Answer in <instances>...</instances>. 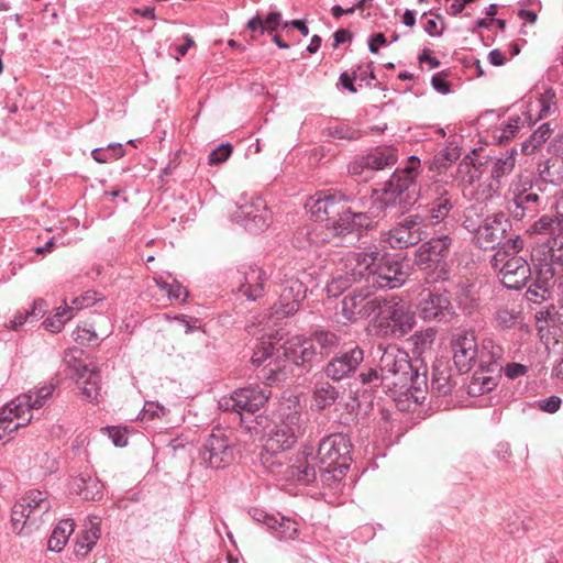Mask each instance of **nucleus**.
<instances>
[{
  "mask_svg": "<svg viewBox=\"0 0 563 563\" xmlns=\"http://www.w3.org/2000/svg\"><path fill=\"white\" fill-rule=\"evenodd\" d=\"M420 159L409 156L402 168H397L384 184L376 206L368 207L366 211H356L351 208L350 219L355 227V233L369 230L375 225V219L384 217L387 209L399 208V212L408 210L419 198L417 177L420 174Z\"/></svg>",
  "mask_w": 563,
  "mask_h": 563,
  "instance_id": "1",
  "label": "nucleus"
},
{
  "mask_svg": "<svg viewBox=\"0 0 563 563\" xmlns=\"http://www.w3.org/2000/svg\"><path fill=\"white\" fill-rule=\"evenodd\" d=\"M382 386L405 393L428 388L427 369L419 360L410 361L408 354L395 346L387 347L379 360Z\"/></svg>",
  "mask_w": 563,
  "mask_h": 563,
  "instance_id": "2",
  "label": "nucleus"
},
{
  "mask_svg": "<svg viewBox=\"0 0 563 563\" xmlns=\"http://www.w3.org/2000/svg\"><path fill=\"white\" fill-rule=\"evenodd\" d=\"M376 310L377 325L384 335L401 338L409 333L416 323V314L409 302L397 296H379Z\"/></svg>",
  "mask_w": 563,
  "mask_h": 563,
  "instance_id": "3",
  "label": "nucleus"
},
{
  "mask_svg": "<svg viewBox=\"0 0 563 563\" xmlns=\"http://www.w3.org/2000/svg\"><path fill=\"white\" fill-rule=\"evenodd\" d=\"M531 230L550 238L548 255L539 268L550 267L553 277L559 280V289H563V214H543L532 224Z\"/></svg>",
  "mask_w": 563,
  "mask_h": 563,
  "instance_id": "4",
  "label": "nucleus"
},
{
  "mask_svg": "<svg viewBox=\"0 0 563 563\" xmlns=\"http://www.w3.org/2000/svg\"><path fill=\"white\" fill-rule=\"evenodd\" d=\"M52 504L46 493L29 490L12 507L11 522L13 529L22 534L24 530L32 532L44 522V517L49 512Z\"/></svg>",
  "mask_w": 563,
  "mask_h": 563,
  "instance_id": "5",
  "label": "nucleus"
},
{
  "mask_svg": "<svg viewBox=\"0 0 563 563\" xmlns=\"http://www.w3.org/2000/svg\"><path fill=\"white\" fill-rule=\"evenodd\" d=\"M463 227L473 235L474 244L483 250H493L501 244L511 229V222L504 212L487 216L477 222L472 216H466Z\"/></svg>",
  "mask_w": 563,
  "mask_h": 563,
  "instance_id": "6",
  "label": "nucleus"
},
{
  "mask_svg": "<svg viewBox=\"0 0 563 563\" xmlns=\"http://www.w3.org/2000/svg\"><path fill=\"white\" fill-rule=\"evenodd\" d=\"M378 197L347 195L341 191L319 192L316 197H311L308 200L306 207L312 217L322 218L323 216H333L340 212L341 206H344V202L352 203L350 208L353 210L366 211L368 207L376 206Z\"/></svg>",
  "mask_w": 563,
  "mask_h": 563,
  "instance_id": "7",
  "label": "nucleus"
},
{
  "mask_svg": "<svg viewBox=\"0 0 563 563\" xmlns=\"http://www.w3.org/2000/svg\"><path fill=\"white\" fill-rule=\"evenodd\" d=\"M451 245L452 239L443 234L430 239L418 247L415 262L420 269L428 272L427 282L435 280L444 273Z\"/></svg>",
  "mask_w": 563,
  "mask_h": 563,
  "instance_id": "8",
  "label": "nucleus"
},
{
  "mask_svg": "<svg viewBox=\"0 0 563 563\" xmlns=\"http://www.w3.org/2000/svg\"><path fill=\"white\" fill-rule=\"evenodd\" d=\"M272 391L267 385L249 386L232 393L230 397H223L219 406L223 410H231L240 416L242 423L245 415H254L268 400Z\"/></svg>",
  "mask_w": 563,
  "mask_h": 563,
  "instance_id": "9",
  "label": "nucleus"
},
{
  "mask_svg": "<svg viewBox=\"0 0 563 563\" xmlns=\"http://www.w3.org/2000/svg\"><path fill=\"white\" fill-rule=\"evenodd\" d=\"M300 413L291 411L279 422L275 423L266 434L264 450L271 455L291 449L301 434Z\"/></svg>",
  "mask_w": 563,
  "mask_h": 563,
  "instance_id": "10",
  "label": "nucleus"
},
{
  "mask_svg": "<svg viewBox=\"0 0 563 563\" xmlns=\"http://www.w3.org/2000/svg\"><path fill=\"white\" fill-rule=\"evenodd\" d=\"M235 441L230 432L217 428L207 438L200 452L201 459L209 467L219 470L230 465L234 460Z\"/></svg>",
  "mask_w": 563,
  "mask_h": 563,
  "instance_id": "11",
  "label": "nucleus"
},
{
  "mask_svg": "<svg viewBox=\"0 0 563 563\" xmlns=\"http://www.w3.org/2000/svg\"><path fill=\"white\" fill-rule=\"evenodd\" d=\"M364 361V350L356 342H343L341 349L325 364L328 378L340 382L353 376Z\"/></svg>",
  "mask_w": 563,
  "mask_h": 563,
  "instance_id": "12",
  "label": "nucleus"
},
{
  "mask_svg": "<svg viewBox=\"0 0 563 563\" xmlns=\"http://www.w3.org/2000/svg\"><path fill=\"white\" fill-rule=\"evenodd\" d=\"M378 252H347L349 265H352L351 277H345L346 279L332 278L327 286L328 294L336 297L349 289L354 283L363 278H368L369 276L373 277V269L375 262L378 260Z\"/></svg>",
  "mask_w": 563,
  "mask_h": 563,
  "instance_id": "13",
  "label": "nucleus"
},
{
  "mask_svg": "<svg viewBox=\"0 0 563 563\" xmlns=\"http://www.w3.org/2000/svg\"><path fill=\"white\" fill-rule=\"evenodd\" d=\"M379 296H372L367 287L355 288L341 301V313L345 320L355 323L375 316L379 307Z\"/></svg>",
  "mask_w": 563,
  "mask_h": 563,
  "instance_id": "14",
  "label": "nucleus"
},
{
  "mask_svg": "<svg viewBox=\"0 0 563 563\" xmlns=\"http://www.w3.org/2000/svg\"><path fill=\"white\" fill-rule=\"evenodd\" d=\"M352 443L343 433H332L324 437L318 446L317 457L324 467L341 465L350 467L352 462Z\"/></svg>",
  "mask_w": 563,
  "mask_h": 563,
  "instance_id": "15",
  "label": "nucleus"
},
{
  "mask_svg": "<svg viewBox=\"0 0 563 563\" xmlns=\"http://www.w3.org/2000/svg\"><path fill=\"white\" fill-rule=\"evenodd\" d=\"M419 317L424 321L449 322L454 308L446 291L423 289L417 306Z\"/></svg>",
  "mask_w": 563,
  "mask_h": 563,
  "instance_id": "16",
  "label": "nucleus"
},
{
  "mask_svg": "<svg viewBox=\"0 0 563 563\" xmlns=\"http://www.w3.org/2000/svg\"><path fill=\"white\" fill-rule=\"evenodd\" d=\"M453 363L460 373L470 372L478 357V344L473 330L457 329L452 333Z\"/></svg>",
  "mask_w": 563,
  "mask_h": 563,
  "instance_id": "17",
  "label": "nucleus"
},
{
  "mask_svg": "<svg viewBox=\"0 0 563 563\" xmlns=\"http://www.w3.org/2000/svg\"><path fill=\"white\" fill-rule=\"evenodd\" d=\"M351 208L341 206L340 212L333 216H323L322 218H316L317 221L327 220L328 223L323 224L324 233L328 235V244L334 246L353 244L357 239L355 233V227L353 221L350 219Z\"/></svg>",
  "mask_w": 563,
  "mask_h": 563,
  "instance_id": "18",
  "label": "nucleus"
},
{
  "mask_svg": "<svg viewBox=\"0 0 563 563\" xmlns=\"http://www.w3.org/2000/svg\"><path fill=\"white\" fill-rule=\"evenodd\" d=\"M423 219L419 214L407 217L397 227L389 230L386 241L393 249H407L422 240Z\"/></svg>",
  "mask_w": 563,
  "mask_h": 563,
  "instance_id": "19",
  "label": "nucleus"
},
{
  "mask_svg": "<svg viewBox=\"0 0 563 563\" xmlns=\"http://www.w3.org/2000/svg\"><path fill=\"white\" fill-rule=\"evenodd\" d=\"M500 283L508 289L519 290L531 277V267L527 257L512 258L500 264L490 265Z\"/></svg>",
  "mask_w": 563,
  "mask_h": 563,
  "instance_id": "20",
  "label": "nucleus"
},
{
  "mask_svg": "<svg viewBox=\"0 0 563 563\" xmlns=\"http://www.w3.org/2000/svg\"><path fill=\"white\" fill-rule=\"evenodd\" d=\"M539 181L531 184L528 189L515 190L511 201L508 202V210L517 220H521L527 216H533L540 208L542 197Z\"/></svg>",
  "mask_w": 563,
  "mask_h": 563,
  "instance_id": "21",
  "label": "nucleus"
},
{
  "mask_svg": "<svg viewBox=\"0 0 563 563\" xmlns=\"http://www.w3.org/2000/svg\"><path fill=\"white\" fill-rule=\"evenodd\" d=\"M407 271L404 269L402 262L383 256L379 264L375 263L373 269V284L378 287L398 288L405 284Z\"/></svg>",
  "mask_w": 563,
  "mask_h": 563,
  "instance_id": "22",
  "label": "nucleus"
},
{
  "mask_svg": "<svg viewBox=\"0 0 563 563\" xmlns=\"http://www.w3.org/2000/svg\"><path fill=\"white\" fill-rule=\"evenodd\" d=\"M280 349L283 355L297 366L310 363L317 354L312 340L299 335L288 339Z\"/></svg>",
  "mask_w": 563,
  "mask_h": 563,
  "instance_id": "23",
  "label": "nucleus"
},
{
  "mask_svg": "<svg viewBox=\"0 0 563 563\" xmlns=\"http://www.w3.org/2000/svg\"><path fill=\"white\" fill-rule=\"evenodd\" d=\"M550 267L539 268L536 278L526 291V298L532 303H541L551 298L555 286L559 287V280L553 277Z\"/></svg>",
  "mask_w": 563,
  "mask_h": 563,
  "instance_id": "24",
  "label": "nucleus"
},
{
  "mask_svg": "<svg viewBox=\"0 0 563 563\" xmlns=\"http://www.w3.org/2000/svg\"><path fill=\"white\" fill-rule=\"evenodd\" d=\"M397 162V153L393 147H377L360 161L350 166L352 174H361L364 168L369 170H380L393 166Z\"/></svg>",
  "mask_w": 563,
  "mask_h": 563,
  "instance_id": "25",
  "label": "nucleus"
},
{
  "mask_svg": "<svg viewBox=\"0 0 563 563\" xmlns=\"http://www.w3.org/2000/svg\"><path fill=\"white\" fill-rule=\"evenodd\" d=\"M57 387V383L51 380L44 385L34 388L25 394L19 395L13 399V409H20L23 412L32 413V409L43 407L48 399L52 398L53 393Z\"/></svg>",
  "mask_w": 563,
  "mask_h": 563,
  "instance_id": "26",
  "label": "nucleus"
},
{
  "mask_svg": "<svg viewBox=\"0 0 563 563\" xmlns=\"http://www.w3.org/2000/svg\"><path fill=\"white\" fill-rule=\"evenodd\" d=\"M504 347L490 338L482 340L478 345V357L476 363L479 368L489 373H501L504 361Z\"/></svg>",
  "mask_w": 563,
  "mask_h": 563,
  "instance_id": "27",
  "label": "nucleus"
},
{
  "mask_svg": "<svg viewBox=\"0 0 563 563\" xmlns=\"http://www.w3.org/2000/svg\"><path fill=\"white\" fill-rule=\"evenodd\" d=\"M275 351V346L271 341H261L256 347L254 349L252 355V364L260 366L264 361L269 358V363L263 369V377L269 382L275 383L280 380L282 368L277 364V361L273 358V353Z\"/></svg>",
  "mask_w": 563,
  "mask_h": 563,
  "instance_id": "28",
  "label": "nucleus"
},
{
  "mask_svg": "<svg viewBox=\"0 0 563 563\" xmlns=\"http://www.w3.org/2000/svg\"><path fill=\"white\" fill-rule=\"evenodd\" d=\"M516 158L514 152L503 154L500 157H489L486 161V168L492 178L489 189L494 194L499 191L503 179L514 170Z\"/></svg>",
  "mask_w": 563,
  "mask_h": 563,
  "instance_id": "29",
  "label": "nucleus"
},
{
  "mask_svg": "<svg viewBox=\"0 0 563 563\" xmlns=\"http://www.w3.org/2000/svg\"><path fill=\"white\" fill-rule=\"evenodd\" d=\"M292 244L298 249L319 247L328 244V235L323 224L317 223L299 228L294 236Z\"/></svg>",
  "mask_w": 563,
  "mask_h": 563,
  "instance_id": "30",
  "label": "nucleus"
},
{
  "mask_svg": "<svg viewBox=\"0 0 563 563\" xmlns=\"http://www.w3.org/2000/svg\"><path fill=\"white\" fill-rule=\"evenodd\" d=\"M70 492L85 500H99L103 495V484L95 476L80 474L71 482Z\"/></svg>",
  "mask_w": 563,
  "mask_h": 563,
  "instance_id": "31",
  "label": "nucleus"
},
{
  "mask_svg": "<svg viewBox=\"0 0 563 563\" xmlns=\"http://www.w3.org/2000/svg\"><path fill=\"white\" fill-rule=\"evenodd\" d=\"M431 190L433 194L430 210L431 218L440 222L448 217L453 208L452 195L446 188V185L440 183H435Z\"/></svg>",
  "mask_w": 563,
  "mask_h": 563,
  "instance_id": "32",
  "label": "nucleus"
},
{
  "mask_svg": "<svg viewBox=\"0 0 563 563\" xmlns=\"http://www.w3.org/2000/svg\"><path fill=\"white\" fill-rule=\"evenodd\" d=\"M263 517V523L273 531L278 540H292L297 537L298 525L295 520L286 517L278 519L274 515L258 512Z\"/></svg>",
  "mask_w": 563,
  "mask_h": 563,
  "instance_id": "33",
  "label": "nucleus"
},
{
  "mask_svg": "<svg viewBox=\"0 0 563 563\" xmlns=\"http://www.w3.org/2000/svg\"><path fill=\"white\" fill-rule=\"evenodd\" d=\"M266 279V274L262 268L251 266L244 274V282L240 286V291L247 299L254 301L264 295Z\"/></svg>",
  "mask_w": 563,
  "mask_h": 563,
  "instance_id": "34",
  "label": "nucleus"
},
{
  "mask_svg": "<svg viewBox=\"0 0 563 563\" xmlns=\"http://www.w3.org/2000/svg\"><path fill=\"white\" fill-rule=\"evenodd\" d=\"M33 416L30 412H23L20 409H13V400L4 406L0 412V431L12 433L21 427H25Z\"/></svg>",
  "mask_w": 563,
  "mask_h": 563,
  "instance_id": "35",
  "label": "nucleus"
},
{
  "mask_svg": "<svg viewBox=\"0 0 563 563\" xmlns=\"http://www.w3.org/2000/svg\"><path fill=\"white\" fill-rule=\"evenodd\" d=\"M287 479L309 485L317 481V471L307 456L297 457L284 472Z\"/></svg>",
  "mask_w": 563,
  "mask_h": 563,
  "instance_id": "36",
  "label": "nucleus"
},
{
  "mask_svg": "<svg viewBox=\"0 0 563 563\" xmlns=\"http://www.w3.org/2000/svg\"><path fill=\"white\" fill-rule=\"evenodd\" d=\"M525 241L520 235L509 238L499 244V249L494 253L490 258V265L500 264L512 258L525 257L520 255L523 251Z\"/></svg>",
  "mask_w": 563,
  "mask_h": 563,
  "instance_id": "37",
  "label": "nucleus"
},
{
  "mask_svg": "<svg viewBox=\"0 0 563 563\" xmlns=\"http://www.w3.org/2000/svg\"><path fill=\"white\" fill-rule=\"evenodd\" d=\"M499 374L500 373H489L478 367L468 384V394L477 396L493 390L497 386Z\"/></svg>",
  "mask_w": 563,
  "mask_h": 563,
  "instance_id": "38",
  "label": "nucleus"
},
{
  "mask_svg": "<svg viewBox=\"0 0 563 563\" xmlns=\"http://www.w3.org/2000/svg\"><path fill=\"white\" fill-rule=\"evenodd\" d=\"M310 339L313 344L316 343L319 346L320 354L325 357L331 353L335 354L343 344L339 334L324 329L313 331Z\"/></svg>",
  "mask_w": 563,
  "mask_h": 563,
  "instance_id": "39",
  "label": "nucleus"
},
{
  "mask_svg": "<svg viewBox=\"0 0 563 563\" xmlns=\"http://www.w3.org/2000/svg\"><path fill=\"white\" fill-rule=\"evenodd\" d=\"M74 529L75 523L71 519H64L59 521L48 539V550L53 552H60L74 532Z\"/></svg>",
  "mask_w": 563,
  "mask_h": 563,
  "instance_id": "40",
  "label": "nucleus"
},
{
  "mask_svg": "<svg viewBox=\"0 0 563 563\" xmlns=\"http://www.w3.org/2000/svg\"><path fill=\"white\" fill-rule=\"evenodd\" d=\"M46 302L43 299L34 300L30 309L18 311L14 318L10 321V329L18 330L26 322H34L42 318L45 313Z\"/></svg>",
  "mask_w": 563,
  "mask_h": 563,
  "instance_id": "41",
  "label": "nucleus"
},
{
  "mask_svg": "<svg viewBox=\"0 0 563 563\" xmlns=\"http://www.w3.org/2000/svg\"><path fill=\"white\" fill-rule=\"evenodd\" d=\"M101 536L100 527L96 523H91L89 529H86L78 536L74 552L77 556H86Z\"/></svg>",
  "mask_w": 563,
  "mask_h": 563,
  "instance_id": "42",
  "label": "nucleus"
},
{
  "mask_svg": "<svg viewBox=\"0 0 563 563\" xmlns=\"http://www.w3.org/2000/svg\"><path fill=\"white\" fill-rule=\"evenodd\" d=\"M347 470L349 467H341V465L324 467V465L319 464L320 481L324 487L339 490Z\"/></svg>",
  "mask_w": 563,
  "mask_h": 563,
  "instance_id": "43",
  "label": "nucleus"
},
{
  "mask_svg": "<svg viewBox=\"0 0 563 563\" xmlns=\"http://www.w3.org/2000/svg\"><path fill=\"white\" fill-rule=\"evenodd\" d=\"M79 378L84 379L81 387L82 396L89 401L97 400L100 390L98 373L84 365L79 373Z\"/></svg>",
  "mask_w": 563,
  "mask_h": 563,
  "instance_id": "44",
  "label": "nucleus"
},
{
  "mask_svg": "<svg viewBox=\"0 0 563 563\" xmlns=\"http://www.w3.org/2000/svg\"><path fill=\"white\" fill-rule=\"evenodd\" d=\"M339 398V391L330 383L318 384L313 390L314 405L319 410L331 407Z\"/></svg>",
  "mask_w": 563,
  "mask_h": 563,
  "instance_id": "45",
  "label": "nucleus"
},
{
  "mask_svg": "<svg viewBox=\"0 0 563 563\" xmlns=\"http://www.w3.org/2000/svg\"><path fill=\"white\" fill-rule=\"evenodd\" d=\"M437 331L433 328L415 332L409 339L408 343L412 346V352L416 355H421L432 347L435 340Z\"/></svg>",
  "mask_w": 563,
  "mask_h": 563,
  "instance_id": "46",
  "label": "nucleus"
},
{
  "mask_svg": "<svg viewBox=\"0 0 563 563\" xmlns=\"http://www.w3.org/2000/svg\"><path fill=\"white\" fill-rule=\"evenodd\" d=\"M552 129L550 123H543L534 131L521 145V152L525 155H532L551 136Z\"/></svg>",
  "mask_w": 563,
  "mask_h": 563,
  "instance_id": "47",
  "label": "nucleus"
},
{
  "mask_svg": "<svg viewBox=\"0 0 563 563\" xmlns=\"http://www.w3.org/2000/svg\"><path fill=\"white\" fill-rule=\"evenodd\" d=\"M75 316V309L68 306L59 307L53 317L46 318L43 325L46 330L57 333L62 331L66 321L73 319Z\"/></svg>",
  "mask_w": 563,
  "mask_h": 563,
  "instance_id": "48",
  "label": "nucleus"
},
{
  "mask_svg": "<svg viewBox=\"0 0 563 563\" xmlns=\"http://www.w3.org/2000/svg\"><path fill=\"white\" fill-rule=\"evenodd\" d=\"M430 388L432 393L437 394L438 396H445L450 394L452 390V384L448 372H434Z\"/></svg>",
  "mask_w": 563,
  "mask_h": 563,
  "instance_id": "49",
  "label": "nucleus"
},
{
  "mask_svg": "<svg viewBox=\"0 0 563 563\" xmlns=\"http://www.w3.org/2000/svg\"><path fill=\"white\" fill-rule=\"evenodd\" d=\"M301 302L302 300L298 298L290 297L284 299V294L282 292L278 303L274 307L275 313L282 317H290L299 310Z\"/></svg>",
  "mask_w": 563,
  "mask_h": 563,
  "instance_id": "50",
  "label": "nucleus"
},
{
  "mask_svg": "<svg viewBox=\"0 0 563 563\" xmlns=\"http://www.w3.org/2000/svg\"><path fill=\"white\" fill-rule=\"evenodd\" d=\"M282 292L284 294V299L286 298H295L305 300L307 287L299 279H289L285 283Z\"/></svg>",
  "mask_w": 563,
  "mask_h": 563,
  "instance_id": "51",
  "label": "nucleus"
},
{
  "mask_svg": "<svg viewBox=\"0 0 563 563\" xmlns=\"http://www.w3.org/2000/svg\"><path fill=\"white\" fill-rule=\"evenodd\" d=\"M522 124V120L519 115H512L508 119L505 126L501 129L500 135L498 136L500 142L509 141L515 137Z\"/></svg>",
  "mask_w": 563,
  "mask_h": 563,
  "instance_id": "52",
  "label": "nucleus"
},
{
  "mask_svg": "<svg viewBox=\"0 0 563 563\" xmlns=\"http://www.w3.org/2000/svg\"><path fill=\"white\" fill-rule=\"evenodd\" d=\"M517 316L507 308H500L495 313L496 325L501 329H510L516 324Z\"/></svg>",
  "mask_w": 563,
  "mask_h": 563,
  "instance_id": "53",
  "label": "nucleus"
},
{
  "mask_svg": "<svg viewBox=\"0 0 563 563\" xmlns=\"http://www.w3.org/2000/svg\"><path fill=\"white\" fill-rule=\"evenodd\" d=\"M232 153V146L229 143L221 144L212 150L208 156V163L210 165H218L224 163Z\"/></svg>",
  "mask_w": 563,
  "mask_h": 563,
  "instance_id": "54",
  "label": "nucleus"
},
{
  "mask_svg": "<svg viewBox=\"0 0 563 563\" xmlns=\"http://www.w3.org/2000/svg\"><path fill=\"white\" fill-rule=\"evenodd\" d=\"M356 380H358L362 385H369V386H382V371L380 367L377 368H367L364 372H361Z\"/></svg>",
  "mask_w": 563,
  "mask_h": 563,
  "instance_id": "55",
  "label": "nucleus"
},
{
  "mask_svg": "<svg viewBox=\"0 0 563 563\" xmlns=\"http://www.w3.org/2000/svg\"><path fill=\"white\" fill-rule=\"evenodd\" d=\"M166 409L157 402L146 401L142 411V420L165 416Z\"/></svg>",
  "mask_w": 563,
  "mask_h": 563,
  "instance_id": "56",
  "label": "nucleus"
},
{
  "mask_svg": "<svg viewBox=\"0 0 563 563\" xmlns=\"http://www.w3.org/2000/svg\"><path fill=\"white\" fill-rule=\"evenodd\" d=\"M538 408L548 413L556 412L562 404V400L559 396H550L548 398L538 400Z\"/></svg>",
  "mask_w": 563,
  "mask_h": 563,
  "instance_id": "57",
  "label": "nucleus"
},
{
  "mask_svg": "<svg viewBox=\"0 0 563 563\" xmlns=\"http://www.w3.org/2000/svg\"><path fill=\"white\" fill-rule=\"evenodd\" d=\"M282 24V14L277 11H272L264 19L265 32L273 33Z\"/></svg>",
  "mask_w": 563,
  "mask_h": 563,
  "instance_id": "58",
  "label": "nucleus"
},
{
  "mask_svg": "<svg viewBox=\"0 0 563 563\" xmlns=\"http://www.w3.org/2000/svg\"><path fill=\"white\" fill-rule=\"evenodd\" d=\"M351 271H352V265L351 266L349 265L347 253H346L343 257H341V260L338 264L336 271L333 274L332 278L346 279L345 277H351V273H352Z\"/></svg>",
  "mask_w": 563,
  "mask_h": 563,
  "instance_id": "59",
  "label": "nucleus"
},
{
  "mask_svg": "<svg viewBox=\"0 0 563 563\" xmlns=\"http://www.w3.org/2000/svg\"><path fill=\"white\" fill-rule=\"evenodd\" d=\"M107 431L115 446H125L128 444V438L125 433L119 428L109 427L107 428Z\"/></svg>",
  "mask_w": 563,
  "mask_h": 563,
  "instance_id": "60",
  "label": "nucleus"
},
{
  "mask_svg": "<svg viewBox=\"0 0 563 563\" xmlns=\"http://www.w3.org/2000/svg\"><path fill=\"white\" fill-rule=\"evenodd\" d=\"M504 369L505 375L510 379L518 378L527 372V367L519 363H508Z\"/></svg>",
  "mask_w": 563,
  "mask_h": 563,
  "instance_id": "61",
  "label": "nucleus"
},
{
  "mask_svg": "<svg viewBox=\"0 0 563 563\" xmlns=\"http://www.w3.org/2000/svg\"><path fill=\"white\" fill-rule=\"evenodd\" d=\"M431 85L440 93L446 95L451 91L450 84L444 79L442 74H435L431 79Z\"/></svg>",
  "mask_w": 563,
  "mask_h": 563,
  "instance_id": "62",
  "label": "nucleus"
},
{
  "mask_svg": "<svg viewBox=\"0 0 563 563\" xmlns=\"http://www.w3.org/2000/svg\"><path fill=\"white\" fill-rule=\"evenodd\" d=\"M187 296H188V292H187L186 288L181 284H179L176 279H173L172 291H169L168 298L175 299V300H179V299L185 300Z\"/></svg>",
  "mask_w": 563,
  "mask_h": 563,
  "instance_id": "63",
  "label": "nucleus"
},
{
  "mask_svg": "<svg viewBox=\"0 0 563 563\" xmlns=\"http://www.w3.org/2000/svg\"><path fill=\"white\" fill-rule=\"evenodd\" d=\"M357 77L356 70H353L352 76H350L347 73H342L340 75V82L341 85L347 89L352 93H356L357 89L353 84V80Z\"/></svg>",
  "mask_w": 563,
  "mask_h": 563,
  "instance_id": "64",
  "label": "nucleus"
}]
</instances>
